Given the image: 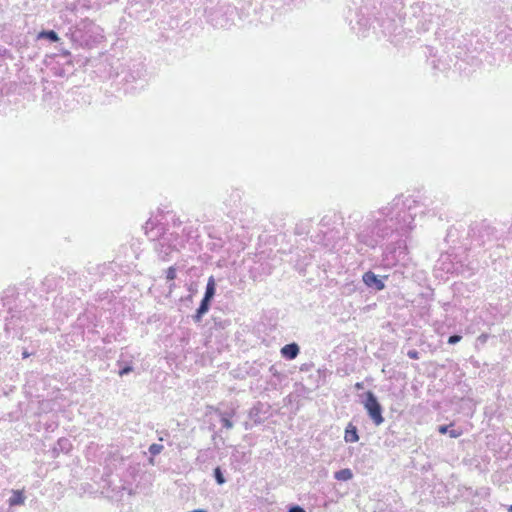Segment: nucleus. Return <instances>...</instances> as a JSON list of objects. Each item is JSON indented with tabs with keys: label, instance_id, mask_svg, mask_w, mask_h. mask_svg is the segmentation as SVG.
<instances>
[{
	"label": "nucleus",
	"instance_id": "f03ea898",
	"mask_svg": "<svg viewBox=\"0 0 512 512\" xmlns=\"http://www.w3.org/2000/svg\"><path fill=\"white\" fill-rule=\"evenodd\" d=\"M362 280L368 288L374 289L376 291H381L385 288L384 281L372 271L365 272L362 276Z\"/></svg>",
	"mask_w": 512,
	"mask_h": 512
},
{
	"label": "nucleus",
	"instance_id": "4be33fe9",
	"mask_svg": "<svg viewBox=\"0 0 512 512\" xmlns=\"http://www.w3.org/2000/svg\"><path fill=\"white\" fill-rule=\"evenodd\" d=\"M508 512H512V505L508 508Z\"/></svg>",
	"mask_w": 512,
	"mask_h": 512
},
{
	"label": "nucleus",
	"instance_id": "f257e3e1",
	"mask_svg": "<svg viewBox=\"0 0 512 512\" xmlns=\"http://www.w3.org/2000/svg\"><path fill=\"white\" fill-rule=\"evenodd\" d=\"M364 395L365 401L363 402V405L368 416L376 426L381 425L384 422V417L382 415L383 408L376 395L372 391H367Z\"/></svg>",
	"mask_w": 512,
	"mask_h": 512
},
{
	"label": "nucleus",
	"instance_id": "20e7f679",
	"mask_svg": "<svg viewBox=\"0 0 512 512\" xmlns=\"http://www.w3.org/2000/svg\"><path fill=\"white\" fill-rule=\"evenodd\" d=\"M212 300L202 298L196 313L193 315L194 322L198 323L202 320L203 316L209 311Z\"/></svg>",
	"mask_w": 512,
	"mask_h": 512
},
{
	"label": "nucleus",
	"instance_id": "4468645a",
	"mask_svg": "<svg viewBox=\"0 0 512 512\" xmlns=\"http://www.w3.org/2000/svg\"><path fill=\"white\" fill-rule=\"evenodd\" d=\"M166 278L168 281H172L176 278V269L174 267H169L166 271Z\"/></svg>",
	"mask_w": 512,
	"mask_h": 512
},
{
	"label": "nucleus",
	"instance_id": "ddd939ff",
	"mask_svg": "<svg viewBox=\"0 0 512 512\" xmlns=\"http://www.w3.org/2000/svg\"><path fill=\"white\" fill-rule=\"evenodd\" d=\"M164 449V446L161 444L153 443L149 446V452L151 455L156 456L160 454Z\"/></svg>",
	"mask_w": 512,
	"mask_h": 512
},
{
	"label": "nucleus",
	"instance_id": "aec40b11",
	"mask_svg": "<svg viewBox=\"0 0 512 512\" xmlns=\"http://www.w3.org/2000/svg\"><path fill=\"white\" fill-rule=\"evenodd\" d=\"M355 388H356L357 390H361V389H363V388H364V385H363V383H362V382H357V383L355 384Z\"/></svg>",
	"mask_w": 512,
	"mask_h": 512
},
{
	"label": "nucleus",
	"instance_id": "f8f14e48",
	"mask_svg": "<svg viewBox=\"0 0 512 512\" xmlns=\"http://www.w3.org/2000/svg\"><path fill=\"white\" fill-rule=\"evenodd\" d=\"M449 427H450L449 425H440V426L438 427V432H439L440 434H446V433H449V436H450L451 438H458V437L461 435V433H460V432H458L457 430H454V429H453V430H449Z\"/></svg>",
	"mask_w": 512,
	"mask_h": 512
},
{
	"label": "nucleus",
	"instance_id": "9d476101",
	"mask_svg": "<svg viewBox=\"0 0 512 512\" xmlns=\"http://www.w3.org/2000/svg\"><path fill=\"white\" fill-rule=\"evenodd\" d=\"M39 38H45L50 42H58L60 40L58 34L54 30H43L39 33Z\"/></svg>",
	"mask_w": 512,
	"mask_h": 512
},
{
	"label": "nucleus",
	"instance_id": "0eeeda50",
	"mask_svg": "<svg viewBox=\"0 0 512 512\" xmlns=\"http://www.w3.org/2000/svg\"><path fill=\"white\" fill-rule=\"evenodd\" d=\"M24 501V493L20 490H14L12 496L8 500L10 506L21 505L24 503Z\"/></svg>",
	"mask_w": 512,
	"mask_h": 512
},
{
	"label": "nucleus",
	"instance_id": "1a4fd4ad",
	"mask_svg": "<svg viewBox=\"0 0 512 512\" xmlns=\"http://www.w3.org/2000/svg\"><path fill=\"white\" fill-rule=\"evenodd\" d=\"M216 412L219 414L221 423L224 428L232 429L234 427L233 422L230 420L231 415L229 413L221 412L218 409L216 410Z\"/></svg>",
	"mask_w": 512,
	"mask_h": 512
},
{
	"label": "nucleus",
	"instance_id": "dca6fc26",
	"mask_svg": "<svg viewBox=\"0 0 512 512\" xmlns=\"http://www.w3.org/2000/svg\"><path fill=\"white\" fill-rule=\"evenodd\" d=\"M133 370L132 366L126 365L119 371L120 376L128 375Z\"/></svg>",
	"mask_w": 512,
	"mask_h": 512
},
{
	"label": "nucleus",
	"instance_id": "9b49d317",
	"mask_svg": "<svg viewBox=\"0 0 512 512\" xmlns=\"http://www.w3.org/2000/svg\"><path fill=\"white\" fill-rule=\"evenodd\" d=\"M213 477L218 485H223L226 483V478L224 477L223 471L220 466H217L213 469Z\"/></svg>",
	"mask_w": 512,
	"mask_h": 512
},
{
	"label": "nucleus",
	"instance_id": "7ed1b4c3",
	"mask_svg": "<svg viewBox=\"0 0 512 512\" xmlns=\"http://www.w3.org/2000/svg\"><path fill=\"white\" fill-rule=\"evenodd\" d=\"M300 353V347L297 343L292 342L289 344H286L281 348V355L285 359L293 360L295 359L298 354Z\"/></svg>",
	"mask_w": 512,
	"mask_h": 512
},
{
	"label": "nucleus",
	"instance_id": "6ab92c4d",
	"mask_svg": "<svg viewBox=\"0 0 512 512\" xmlns=\"http://www.w3.org/2000/svg\"><path fill=\"white\" fill-rule=\"evenodd\" d=\"M488 338V335L487 334H481L479 337H478V340L481 341V342H486Z\"/></svg>",
	"mask_w": 512,
	"mask_h": 512
},
{
	"label": "nucleus",
	"instance_id": "39448f33",
	"mask_svg": "<svg viewBox=\"0 0 512 512\" xmlns=\"http://www.w3.org/2000/svg\"><path fill=\"white\" fill-rule=\"evenodd\" d=\"M344 440L347 443H355L359 441L358 429L352 423H349L345 429Z\"/></svg>",
	"mask_w": 512,
	"mask_h": 512
},
{
	"label": "nucleus",
	"instance_id": "6e6552de",
	"mask_svg": "<svg viewBox=\"0 0 512 512\" xmlns=\"http://www.w3.org/2000/svg\"><path fill=\"white\" fill-rule=\"evenodd\" d=\"M334 478L339 481L351 480L353 478L352 470L349 468L340 469L334 473Z\"/></svg>",
	"mask_w": 512,
	"mask_h": 512
},
{
	"label": "nucleus",
	"instance_id": "a211bd4d",
	"mask_svg": "<svg viewBox=\"0 0 512 512\" xmlns=\"http://www.w3.org/2000/svg\"><path fill=\"white\" fill-rule=\"evenodd\" d=\"M407 356L411 359H419V352L417 350H409Z\"/></svg>",
	"mask_w": 512,
	"mask_h": 512
},
{
	"label": "nucleus",
	"instance_id": "423d86ee",
	"mask_svg": "<svg viewBox=\"0 0 512 512\" xmlns=\"http://www.w3.org/2000/svg\"><path fill=\"white\" fill-rule=\"evenodd\" d=\"M215 292H216V283H215L214 278L211 276L208 279L203 297H205L206 299H209V300H213V298L215 296Z\"/></svg>",
	"mask_w": 512,
	"mask_h": 512
},
{
	"label": "nucleus",
	"instance_id": "412c9836",
	"mask_svg": "<svg viewBox=\"0 0 512 512\" xmlns=\"http://www.w3.org/2000/svg\"><path fill=\"white\" fill-rule=\"evenodd\" d=\"M22 355H23V358L29 357V353L27 351H24Z\"/></svg>",
	"mask_w": 512,
	"mask_h": 512
},
{
	"label": "nucleus",
	"instance_id": "2eb2a0df",
	"mask_svg": "<svg viewBox=\"0 0 512 512\" xmlns=\"http://www.w3.org/2000/svg\"><path fill=\"white\" fill-rule=\"evenodd\" d=\"M461 339H462V336H460L458 334H453V335L449 336L448 344H451V345L457 344L458 342L461 341Z\"/></svg>",
	"mask_w": 512,
	"mask_h": 512
},
{
	"label": "nucleus",
	"instance_id": "f3484780",
	"mask_svg": "<svg viewBox=\"0 0 512 512\" xmlns=\"http://www.w3.org/2000/svg\"><path fill=\"white\" fill-rule=\"evenodd\" d=\"M288 512H306L305 509L299 505H292L289 507Z\"/></svg>",
	"mask_w": 512,
	"mask_h": 512
}]
</instances>
